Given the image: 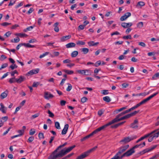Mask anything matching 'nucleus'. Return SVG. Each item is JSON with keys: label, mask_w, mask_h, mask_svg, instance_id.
Masks as SVG:
<instances>
[{"label": "nucleus", "mask_w": 159, "mask_h": 159, "mask_svg": "<svg viewBox=\"0 0 159 159\" xmlns=\"http://www.w3.org/2000/svg\"><path fill=\"white\" fill-rule=\"evenodd\" d=\"M75 146L74 145L66 149H62L59 153L56 154L55 155H51L48 158V159H56L62 157L68 153L70 152L72 150Z\"/></svg>", "instance_id": "f257e3e1"}, {"label": "nucleus", "mask_w": 159, "mask_h": 159, "mask_svg": "<svg viewBox=\"0 0 159 159\" xmlns=\"http://www.w3.org/2000/svg\"><path fill=\"white\" fill-rule=\"evenodd\" d=\"M129 146L128 144L122 146L120 147L118 149V152L111 159H118L119 158V156H120L124 152L129 148Z\"/></svg>", "instance_id": "f03ea898"}, {"label": "nucleus", "mask_w": 159, "mask_h": 159, "mask_svg": "<svg viewBox=\"0 0 159 159\" xmlns=\"http://www.w3.org/2000/svg\"><path fill=\"white\" fill-rule=\"evenodd\" d=\"M137 137L136 135H134L131 137H126L121 139L119 142V143L121 145H124L136 139Z\"/></svg>", "instance_id": "7ed1b4c3"}, {"label": "nucleus", "mask_w": 159, "mask_h": 159, "mask_svg": "<svg viewBox=\"0 0 159 159\" xmlns=\"http://www.w3.org/2000/svg\"><path fill=\"white\" fill-rule=\"evenodd\" d=\"M97 148V146H96L84 152L80 156H78L76 159H82L89 155L90 153L94 151Z\"/></svg>", "instance_id": "20e7f679"}, {"label": "nucleus", "mask_w": 159, "mask_h": 159, "mask_svg": "<svg viewBox=\"0 0 159 159\" xmlns=\"http://www.w3.org/2000/svg\"><path fill=\"white\" fill-rule=\"evenodd\" d=\"M125 119H126L125 116L121 117L120 118L118 119H117L116 118H115L113 120H112L111 121L109 122V123H107L106 125L107 127V126L111 125L112 124H113L117 122L120 120H123Z\"/></svg>", "instance_id": "39448f33"}, {"label": "nucleus", "mask_w": 159, "mask_h": 159, "mask_svg": "<svg viewBox=\"0 0 159 159\" xmlns=\"http://www.w3.org/2000/svg\"><path fill=\"white\" fill-rule=\"evenodd\" d=\"M107 127L106 125H105L101 127H100L98 129L95 130L94 131H93L92 133L90 134H89L88 135L89 138L92 136H93V134H97L98 132L101 131V130L104 129V128H106Z\"/></svg>", "instance_id": "423d86ee"}, {"label": "nucleus", "mask_w": 159, "mask_h": 159, "mask_svg": "<svg viewBox=\"0 0 159 159\" xmlns=\"http://www.w3.org/2000/svg\"><path fill=\"white\" fill-rule=\"evenodd\" d=\"M158 130V129H156L153 131L152 132L150 133L149 134H148L146 135H145L143 136L140 138L138 140H137L136 141V143H137L140 141L141 140H143L144 139L148 137L149 136H150L151 135H152L155 132H157Z\"/></svg>", "instance_id": "0eeeda50"}, {"label": "nucleus", "mask_w": 159, "mask_h": 159, "mask_svg": "<svg viewBox=\"0 0 159 159\" xmlns=\"http://www.w3.org/2000/svg\"><path fill=\"white\" fill-rule=\"evenodd\" d=\"M157 146V145H155L153 146L152 147H151V148H148L145 149L143 150V151H142L141 152H140V153L142 155L145 153L150 152L154 149L155 148H156Z\"/></svg>", "instance_id": "6e6552de"}, {"label": "nucleus", "mask_w": 159, "mask_h": 159, "mask_svg": "<svg viewBox=\"0 0 159 159\" xmlns=\"http://www.w3.org/2000/svg\"><path fill=\"white\" fill-rule=\"evenodd\" d=\"M39 69L37 68L35 69H33L29 71L26 74L27 75H31L34 74L38 73L39 71Z\"/></svg>", "instance_id": "1a4fd4ad"}, {"label": "nucleus", "mask_w": 159, "mask_h": 159, "mask_svg": "<svg viewBox=\"0 0 159 159\" xmlns=\"http://www.w3.org/2000/svg\"><path fill=\"white\" fill-rule=\"evenodd\" d=\"M131 14L129 12H127L125 14L122 16L120 18V20L123 21L125 20L128 17L130 16Z\"/></svg>", "instance_id": "9d476101"}, {"label": "nucleus", "mask_w": 159, "mask_h": 159, "mask_svg": "<svg viewBox=\"0 0 159 159\" xmlns=\"http://www.w3.org/2000/svg\"><path fill=\"white\" fill-rule=\"evenodd\" d=\"M54 97V96L51 93L49 94L48 93L45 92L44 93V98L47 99H49L50 98H52Z\"/></svg>", "instance_id": "9b49d317"}, {"label": "nucleus", "mask_w": 159, "mask_h": 159, "mask_svg": "<svg viewBox=\"0 0 159 159\" xmlns=\"http://www.w3.org/2000/svg\"><path fill=\"white\" fill-rule=\"evenodd\" d=\"M138 121L137 120H134L133 123L131 124L130 127L133 129H136L138 127Z\"/></svg>", "instance_id": "f8f14e48"}, {"label": "nucleus", "mask_w": 159, "mask_h": 159, "mask_svg": "<svg viewBox=\"0 0 159 159\" xmlns=\"http://www.w3.org/2000/svg\"><path fill=\"white\" fill-rule=\"evenodd\" d=\"M25 80V78L22 76H20L19 79H16V82L19 84H20L24 81Z\"/></svg>", "instance_id": "ddd939ff"}, {"label": "nucleus", "mask_w": 159, "mask_h": 159, "mask_svg": "<svg viewBox=\"0 0 159 159\" xmlns=\"http://www.w3.org/2000/svg\"><path fill=\"white\" fill-rule=\"evenodd\" d=\"M0 105L1 106L0 111H1L3 113H6L7 108L5 107L3 103H0Z\"/></svg>", "instance_id": "4468645a"}, {"label": "nucleus", "mask_w": 159, "mask_h": 159, "mask_svg": "<svg viewBox=\"0 0 159 159\" xmlns=\"http://www.w3.org/2000/svg\"><path fill=\"white\" fill-rule=\"evenodd\" d=\"M121 25L123 27L126 28L131 27L132 25V24L131 23L123 22L121 23Z\"/></svg>", "instance_id": "2eb2a0df"}, {"label": "nucleus", "mask_w": 159, "mask_h": 159, "mask_svg": "<svg viewBox=\"0 0 159 159\" xmlns=\"http://www.w3.org/2000/svg\"><path fill=\"white\" fill-rule=\"evenodd\" d=\"M71 38V35H70L63 36L60 38L61 41L62 42H64L66 40L70 39Z\"/></svg>", "instance_id": "dca6fc26"}, {"label": "nucleus", "mask_w": 159, "mask_h": 159, "mask_svg": "<svg viewBox=\"0 0 159 159\" xmlns=\"http://www.w3.org/2000/svg\"><path fill=\"white\" fill-rule=\"evenodd\" d=\"M69 127V125L68 124H66L65 125L64 129H62L61 132V134L64 135L66 134L67 131Z\"/></svg>", "instance_id": "f3484780"}, {"label": "nucleus", "mask_w": 159, "mask_h": 159, "mask_svg": "<svg viewBox=\"0 0 159 159\" xmlns=\"http://www.w3.org/2000/svg\"><path fill=\"white\" fill-rule=\"evenodd\" d=\"M135 152V151L132 148H131L130 150L127 151L125 152L126 154L127 157L129 156L132 155L133 153Z\"/></svg>", "instance_id": "a211bd4d"}, {"label": "nucleus", "mask_w": 159, "mask_h": 159, "mask_svg": "<svg viewBox=\"0 0 159 159\" xmlns=\"http://www.w3.org/2000/svg\"><path fill=\"white\" fill-rule=\"evenodd\" d=\"M88 70H78L77 71V72L81 75H88V74H86V72H88Z\"/></svg>", "instance_id": "6ab92c4d"}, {"label": "nucleus", "mask_w": 159, "mask_h": 159, "mask_svg": "<svg viewBox=\"0 0 159 159\" xmlns=\"http://www.w3.org/2000/svg\"><path fill=\"white\" fill-rule=\"evenodd\" d=\"M76 44L74 43H70L67 44L66 45V48H71L74 47H75Z\"/></svg>", "instance_id": "aec40b11"}, {"label": "nucleus", "mask_w": 159, "mask_h": 159, "mask_svg": "<svg viewBox=\"0 0 159 159\" xmlns=\"http://www.w3.org/2000/svg\"><path fill=\"white\" fill-rule=\"evenodd\" d=\"M88 44L89 46H93L97 45L99 44L98 42L94 43L93 41H91L88 42Z\"/></svg>", "instance_id": "412c9836"}, {"label": "nucleus", "mask_w": 159, "mask_h": 159, "mask_svg": "<svg viewBox=\"0 0 159 159\" xmlns=\"http://www.w3.org/2000/svg\"><path fill=\"white\" fill-rule=\"evenodd\" d=\"M125 122V121L124 122H122L117 124H115L114 125H112L111 126V128H116L118 127L119 126L123 125L124 123Z\"/></svg>", "instance_id": "4be33fe9"}, {"label": "nucleus", "mask_w": 159, "mask_h": 159, "mask_svg": "<svg viewBox=\"0 0 159 159\" xmlns=\"http://www.w3.org/2000/svg\"><path fill=\"white\" fill-rule=\"evenodd\" d=\"M58 24H59V23L58 22H56L54 24V26L55 27L54 30L56 32H58L59 31V27L58 26Z\"/></svg>", "instance_id": "5701e85b"}, {"label": "nucleus", "mask_w": 159, "mask_h": 159, "mask_svg": "<svg viewBox=\"0 0 159 159\" xmlns=\"http://www.w3.org/2000/svg\"><path fill=\"white\" fill-rule=\"evenodd\" d=\"M7 93L5 91L2 93L0 95V97L1 99H3L6 98L7 96Z\"/></svg>", "instance_id": "b1692460"}, {"label": "nucleus", "mask_w": 159, "mask_h": 159, "mask_svg": "<svg viewBox=\"0 0 159 159\" xmlns=\"http://www.w3.org/2000/svg\"><path fill=\"white\" fill-rule=\"evenodd\" d=\"M78 54V52L77 51H74L71 53V56L72 57H76Z\"/></svg>", "instance_id": "393cba45"}, {"label": "nucleus", "mask_w": 159, "mask_h": 159, "mask_svg": "<svg viewBox=\"0 0 159 159\" xmlns=\"http://www.w3.org/2000/svg\"><path fill=\"white\" fill-rule=\"evenodd\" d=\"M34 26H31L28 27H27L26 28L24 29L23 30V31L25 32H26L27 31H30L34 28Z\"/></svg>", "instance_id": "a878e982"}, {"label": "nucleus", "mask_w": 159, "mask_h": 159, "mask_svg": "<svg viewBox=\"0 0 159 159\" xmlns=\"http://www.w3.org/2000/svg\"><path fill=\"white\" fill-rule=\"evenodd\" d=\"M81 50V51L85 54L87 53L89 51V49L88 48H82Z\"/></svg>", "instance_id": "bb28decb"}, {"label": "nucleus", "mask_w": 159, "mask_h": 159, "mask_svg": "<svg viewBox=\"0 0 159 159\" xmlns=\"http://www.w3.org/2000/svg\"><path fill=\"white\" fill-rule=\"evenodd\" d=\"M20 41V39L18 37H17L16 38H15L14 39H11V42L12 43H17Z\"/></svg>", "instance_id": "cd10ccee"}, {"label": "nucleus", "mask_w": 159, "mask_h": 159, "mask_svg": "<svg viewBox=\"0 0 159 159\" xmlns=\"http://www.w3.org/2000/svg\"><path fill=\"white\" fill-rule=\"evenodd\" d=\"M158 93V92L152 95H151V96H149L146 98L148 100V101H149L150 99L153 98V97L156 96L157 94Z\"/></svg>", "instance_id": "c85d7f7f"}, {"label": "nucleus", "mask_w": 159, "mask_h": 159, "mask_svg": "<svg viewBox=\"0 0 159 159\" xmlns=\"http://www.w3.org/2000/svg\"><path fill=\"white\" fill-rule=\"evenodd\" d=\"M158 93V92L152 95H151V96H149L146 98L148 100V101H149L150 99L153 98V97L156 96L157 94Z\"/></svg>", "instance_id": "c756f323"}, {"label": "nucleus", "mask_w": 159, "mask_h": 159, "mask_svg": "<svg viewBox=\"0 0 159 159\" xmlns=\"http://www.w3.org/2000/svg\"><path fill=\"white\" fill-rule=\"evenodd\" d=\"M103 99L104 101L107 102H109L111 100L109 97L108 96H106L104 97L103 98Z\"/></svg>", "instance_id": "7c9ffc66"}, {"label": "nucleus", "mask_w": 159, "mask_h": 159, "mask_svg": "<svg viewBox=\"0 0 159 159\" xmlns=\"http://www.w3.org/2000/svg\"><path fill=\"white\" fill-rule=\"evenodd\" d=\"M63 71H64L66 73L69 75L72 74L74 73L73 71L72 70H69L66 69L64 70Z\"/></svg>", "instance_id": "2f4dec72"}, {"label": "nucleus", "mask_w": 159, "mask_h": 159, "mask_svg": "<svg viewBox=\"0 0 159 159\" xmlns=\"http://www.w3.org/2000/svg\"><path fill=\"white\" fill-rule=\"evenodd\" d=\"M145 5V3L144 2H139L137 3L136 6L138 7L139 6H140L141 7H142V6H144Z\"/></svg>", "instance_id": "473e14b6"}, {"label": "nucleus", "mask_w": 159, "mask_h": 159, "mask_svg": "<svg viewBox=\"0 0 159 159\" xmlns=\"http://www.w3.org/2000/svg\"><path fill=\"white\" fill-rule=\"evenodd\" d=\"M68 86L66 90L67 91L69 92L72 89V86L71 85L70 83H67Z\"/></svg>", "instance_id": "72a5a7b5"}, {"label": "nucleus", "mask_w": 159, "mask_h": 159, "mask_svg": "<svg viewBox=\"0 0 159 159\" xmlns=\"http://www.w3.org/2000/svg\"><path fill=\"white\" fill-rule=\"evenodd\" d=\"M127 108V106H126V107H122L121 108H120L116 111V113H117L119 112H120L125 109Z\"/></svg>", "instance_id": "f704fd0d"}, {"label": "nucleus", "mask_w": 159, "mask_h": 159, "mask_svg": "<svg viewBox=\"0 0 159 159\" xmlns=\"http://www.w3.org/2000/svg\"><path fill=\"white\" fill-rule=\"evenodd\" d=\"M76 44L77 45H84L85 44V42H83L82 41H78L76 42Z\"/></svg>", "instance_id": "c9c22d12"}, {"label": "nucleus", "mask_w": 159, "mask_h": 159, "mask_svg": "<svg viewBox=\"0 0 159 159\" xmlns=\"http://www.w3.org/2000/svg\"><path fill=\"white\" fill-rule=\"evenodd\" d=\"M55 127L58 129H60L61 128L59 123L58 122H55Z\"/></svg>", "instance_id": "e433bc0d"}, {"label": "nucleus", "mask_w": 159, "mask_h": 159, "mask_svg": "<svg viewBox=\"0 0 159 159\" xmlns=\"http://www.w3.org/2000/svg\"><path fill=\"white\" fill-rule=\"evenodd\" d=\"M123 39H132V38L131 35H129L127 36H124L123 37Z\"/></svg>", "instance_id": "4c0bfd02"}, {"label": "nucleus", "mask_w": 159, "mask_h": 159, "mask_svg": "<svg viewBox=\"0 0 159 159\" xmlns=\"http://www.w3.org/2000/svg\"><path fill=\"white\" fill-rule=\"evenodd\" d=\"M16 79L15 77L12 78L10 79L9 82L11 84L16 82Z\"/></svg>", "instance_id": "58836bf2"}, {"label": "nucleus", "mask_w": 159, "mask_h": 159, "mask_svg": "<svg viewBox=\"0 0 159 159\" xmlns=\"http://www.w3.org/2000/svg\"><path fill=\"white\" fill-rule=\"evenodd\" d=\"M11 24L7 22H4L1 24V25L3 26H7L10 25Z\"/></svg>", "instance_id": "ea45409f"}, {"label": "nucleus", "mask_w": 159, "mask_h": 159, "mask_svg": "<svg viewBox=\"0 0 159 159\" xmlns=\"http://www.w3.org/2000/svg\"><path fill=\"white\" fill-rule=\"evenodd\" d=\"M156 132H155L153 133V135H152V136L153 137V138H154L155 137L157 138L158 137V136L159 135V131H158L157 133H155Z\"/></svg>", "instance_id": "a19ab883"}, {"label": "nucleus", "mask_w": 159, "mask_h": 159, "mask_svg": "<svg viewBox=\"0 0 159 159\" xmlns=\"http://www.w3.org/2000/svg\"><path fill=\"white\" fill-rule=\"evenodd\" d=\"M35 133V131L34 129H31L30 130L29 132V134L30 135H33Z\"/></svg>", "instance_id": "79ce46f5"}, {"label": "nucleus", "mask_w": 159, "mask_h": 159, "mask_svg": "<svg viewBox=\"0 0 159 159\" xmlns=\"http://www.w3.org/2000/svg\"><path fill=\"white\" fill-rule=\"evenodd\" d=\"M85 26L83 25H80L78 27V30H83L84 29Z\"/></svg>", "instance_id": "37998d69"}, {"label": "nucleus", "mask_w": 159, "mask_h": 159, "mask_svg": "<svg viewBox=\"0 0 159 159\" xmlns=\"http://www.w3.org/2000/svg\"><path fill=\"white\" fill-rule=\"evenodd\" d=\"M8 65V64L7 63L3 64L2 65L1 67L0 68V70L7 67Z\"/></svg>", "instance_id": "c03bdc74"}, {"label": "nucleus", "mask_w": 159, "mask_h": 159, "mask_svg": "<svg viewBox=\"0 0 159 159\" xmlns=\"http://www.w3.org/2000/svg\"><path fill=\"white\" fill-rule=\"evenodd\" d=\"M49 53V52H46L44 53L43 54L41 55L39 57L40 58H42L43 57L45 56H46L47 55H48Z\"/></svg>", "instance_id": "a18cd8bd"}, {"label": "nucleus", "mask_w": 159, "mask_h": 159, "mask_svg": "<svg viewBox=\"0 0 159 159\" xmlns=\"http://www.w3.org/2000/svg\"><path fill=\"white\" fill-rule=\"evenodd\" d=\"M155 54H157V52H148V55L149 56H154Z\"/></svg>", "instance_id": "49530a36"}, {"label": "nucleus", "mask_w": 159, "mask_h": 159, "mask_svg": "<svg viewBox=\"0 0 159 159\" xmlns=\"http://www.w3.org/2000/svg\"><path fill=\"white\" fill-rule=\"evenodd\" d=\"M39 84V82H34L33 83L32 87H37Z\"/></svg>", "instance_id": "de8ad7c7"}, {"label": "nucleus", "mask_w": 159, "mask_h": 159, "mask_svg": "<svg viewBox=\"0 0 159 159\" xmlns=\"http://www.w3.org/2000/svg\"><path fill=\"white\" fill-rule=\"evenodd\" d=\"M122 87L123 88H125L129 86V84L126 83H124L122 84Z\"/></svg>", "instance_id": "09e8293b"}, {"label": "nucleus", "mask_w": 159, "mask_h": 159, "mask_svg": "<svg viewBox=\"0 0 159 159\" xmlns=\"http://www.w3.org/2000/svg\"><path fill=\"white\" fill-rule=\"evenodd\" d=\"M49 114V116L51 117H53L54 116V114L52 112L49 110H48V112Z\"/></svg>", "instance_id": "8fccbe9b"}, {"label": "nucleus", "mask_w": 159, "mask_h": 159, "mask_svg": "<svg viewBox=\"0 0 159 159\" xmlns=\"http://www.w3.org/2000/svg\"><path fill=\"white\" fill-rule=\"evenodd\" d=\"M88 100L87 98L84 97L81 98V101L82 102L84 103L86 102Z\"/></svg>", "instance_id": "3c124183"}, {"label": "nucleus", "mask_w": 159, "mask_h": 159, "mask_svg": "<svg viewBox=\"0 0 159 159\" xmlns=\"http://www.w3.org/2000/svg\"><path fill=\"white\" fill-rule=\"evenodd\" d=\"M17 67V66L15 64L11 65L10 66L12 70L14 69L15 68H16Z\"/></svg>", "instance_id": "603ef678"}, {"label": "nucleus", "mask_w": 159, "mask_h": 159, "mask_svg": "<svg viewBox=\"0 0 159 159\" xmlns=\"http://www.w3.org/2000/svg\"><path fill=\"white\" fill-rule=\"evenodd\" d=\"M143 25V23L142 22H140L139 23L137 24V27L139 28H142Z\"/></svg>", "instance_id": "864d4df0"}, {"label": "nucleus", "mask_w": 159, "mask_h": 159, "mask_svg": "<svg viewBox=\"0 0 159 159\" xmlns=\"http://www.w3.org/2000/svg\"><path fill=\"white\" fill-rule=\"evenodd\" d=\"M39 113H37L34 115H33L31 117V118L32 119H34L37 117H38L39 116Z\"/></svg>", "instance_id": "5fc2aeb1"}, {"label": "nucleus", "mask_w": 159, "mask_h": 159, "mask_svg": "<svg viewBox=\"0 0 159 159\" xmlns=\"http://www.w3.org/2000/svg\"><path fill=\"white\" fill-rule=\"evenodd\" d=\"M101 64V62L100 61H97L94 65L95 67H98Z\"/></svg>", "instance_id": "6e6d98bb"}, {"label": "nucleus", "mask_w": 159, "mask_h": 159, "mask_svg": "<svg viewBox=\"0 0 159 159\" xmlns=\"http://www.w3.org/2000/svg\"><path fill=\"white\" fill-rule=\"evenodd\" d=\"M59 148V146L57 147V148L56 149L52 152V154L51 155H55L56 154V153L57 152V151L58 150V149L59 148Z\"/></svg>", "instance_id": "4d7b16f0"}, {"label": "nucleus", "mask_w": 159, "mask_h": 159, "mask_svg": "<svg viewBox=\"0 0 159 159\" xmlns=\"http://www.w3.org/2000/svg\"><path fill=\"white\" fill-rule=\"evenodd\" d=\"M28 36V35L26 34L22 33H20V37L21 38L23 37H26Z\"/></svg>", "instance_id": "13d9d810"}, {"label": "nucleus", "mask_w": 159, "mask_h": 159, "mask_svg": "<svg viewBox=\"0 0 159 159\" xmlns=\"http://www.w3.org/2000/svg\"><path fill=\"white\" fill-rule=\"evenodd\" d=\"M34 137L31 136L28 139V141L30 143V142H32L34 140Z\"/></svg>", "instance_id": "bf43d9fd"}, {"label": "nucleus", "mask_w": 159, "mask_h": 159, "mask_svg": "<svg viewBox=\"0 0 159 159\" xmlns=\"http://www.w3.org/2000/svg\"><path fill=\"white\" fill-rule=\"evenodd\" d=\"M39 139H43L44 138V136L43 134L42 133H40L39 134Z\"/></svg>", "instance_id": "052dcab7"}, {"label": "nucleus", "mask_w": 159, "mask_h": 159, "mask_svg": "<svg viewBox=\"0 0 159 159\" xmlns=\"http://www.w3.org/2000/svg\"><path fill=\"white\" fill-rule=\"evenodd\" d=\"M123 115H124V114L123 113V112H122L121 113H120L119 114L117 115L116 116V117L115 118H116L117 119H119V118L120 116H122Z\"/></svg>", "instance_id": "680f3d73"}, {"label": "nucleus", "mask_w": 159, "mask_h": 159, "mask_svg": "<svg viewBox=\"0 0 159 159\" xmlns=\"http://www.w3.org/2000/svg\"><path fill=\"white\" fill-rule=\"evenodd\" d=\"M15 2L16 0H11L9 4V6H12L15 3Z\"/></svg>", "instance_id": "e2e57ef3"}, {"label": "nucleus", "mask_w": 159, "mask_h": 159, "mask_svg": "<svg viewBox=\"0 0 159 159\" xmlns=\"http://www.w3.org/2000/svg\"><path fill=\"white\" fill-rule=\"evenodd\" d=\"M18 132L19 133V134H21V136H22L24 133V129L19 130L18 131Z\"/></svg>", "instance_id": "0e129e2a"}, {"label": "nucleus", "mask_w": 159, "mask_h": 159, "mask_svg": "<svg viewBox=\"0 0 159 159\" xmlns=\"http://www.w3.org/2000/svg\"><path fill=\"white\" fill-rule=\"evenodd\" d=\"M119 156V158L118 159H122L123 157L125 156L127 157V155L125 152L123 154H122L120 157Z\"/></svg>", "instance_id": "69168bd1"}, {"label": "nucleus", "mask_w": 159, "mask_h": 159, "mask_svg": "<svg viewBox=\"0 0 159 159\" xmlns=\"http://www.w3.org/2000/svg\"><path fill=\"white\" fill-rule=\"evenodd\" d=\"M119 156V158L118 159H122L123 157L125 156L127 157V155L125 152L123 154H122L120 157Z\"/></svg>", "instance_id": "338daca9"}, {"label": "nucleus", "mask_w": 159, "mask_h": 159, "mask_svg": "<svg viewBox=\"0 0 159 159\" xmlns=\"http://www.w3.org/2000/svg\"><path fill=\"white\" fill-rule=\"evenodd\" d=\"M159 157V153L157 154L155 156H154L150 158L149 159H154L156 158H157L158 157Z\"/></svg>", "instance_id": "774afa93"}]
</instances>
